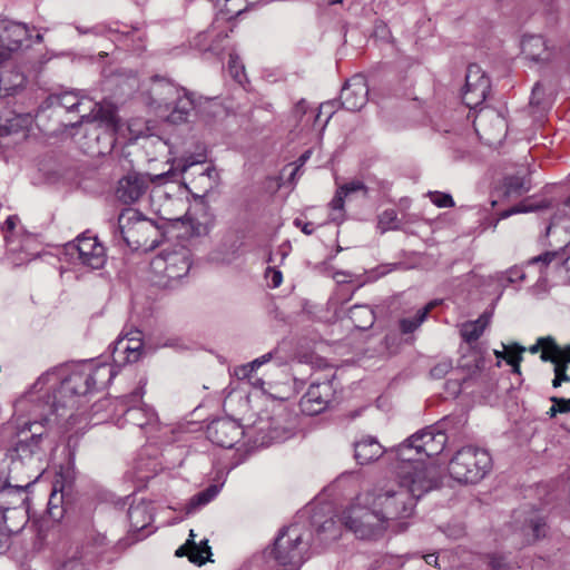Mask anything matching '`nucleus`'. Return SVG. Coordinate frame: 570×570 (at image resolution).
Here are the masks:
<instances>
[{"label":"nucleus","mask_w":570,"mask_h":570,"mask_svg":"<svg viewBox=\"0 0 570 570\" xmlns=\"http://www.w3.org/2000/svg\"><path fill=\"white\" fill-rule=\"evenodd\" d=\"M521 49L523 55L534 62H548L553 57V47H550L548 41L538 35L524 36Z\"/></svg>","instance_id":"24"},{"label":"nucleus","mask_w":570,"mask_h":570,"mask_svg":"<svg viewBox=\"0 0 570 570\" xmlns=\"http://www.w3.org/2000/svg\"><path fill=\"white\" fill-rule=\"evenodd\" d=\"M51 373L47 380L42 382L37 389L36 404H48L52 406V414L58 417H62L66 411H73L78 406L79 396L86 395L96 389L98 383L104 384L109 382L114 373L107 364H99L95 367L85 366L78 371H73L68 377L61 381L60 387L57 393L52 396L48 393H43V389L49 382H57L59 380L56 371H48L41 376Z\"/></svg>","instance_id":"3"},{"label":"nucleus","mask_w":570,"mask_h":570,"mask_svg":"<svg viewBox=\"0 0 570 570\" xmlns=\"http://www.w3.org/2000/svg\"><path fill=\"white\" fill-rule=\"evenodd\" d=\"M562 264L564 265L566 277L570 283V255L567 258L563 257Z\"/></svg>","instance_id":"64"},{"label":"nucleus","mask_w":570,"mask_h":570,"mask_svg":"<svg viewBox=\"0 0 570 570\" xmlns=\"http://www.w3.org/2000/svg\"><path fill=\"white\" fill-rule=\"evenodd\" d=\"M195 108L191 92L186 89L173 102L170 112L166 116L168 122L178 125L186 122Z\"/></svg>","instance_id":"28"},{"label":"nucleus","mask_w":570,"mask_h":570,"mask_svg":"<svg viewBox=\"0 0 570 570\" xmlns=\"http://www.w3.org/2000/svg\"><path fill=\"white\" fill-rule=\"evenodd\" d=\"M423 559L425 560V562L428 564L439 567V563H438L439 557L435 553L425 554V556H423Z\"/></svg>","instance_id":"61"},{"label":"nucleus","mask_w":570,"mask_h":570,"mask_svg":"<svg viewBox=\"0 0 570 570\" xmlns=\"http://www.w3.org/2000/svg\"><path fill=\"white\" fill-rule=\"evenodd\" d=\"M2 234L8 254L27 255L33 242L31 234L27 233L17 215L9 216L2 225Z\"/></svg>","instance_id":"15"},{"label":"nucleus","mask_w":570,"mask_h":570,"mask_svg":"<svg viewBox=\"0 0 570 570\" xmlns=\"http://www.w3.org/2000/svg\"><path fill=\"white\" fill-rule=\"evenodd\" d=\"M184 90L185 88L178 87L167 79L155 77L149 89L151 104L157 108L164 107L166 110H169L174 100L183 94Z\"/></svg>","instance_id":"22"},{"label":"nucleus","mask_w":570,"mask_h":570,"mask_svg":"<svg viewBox=\"0 0 570 570\" xmlns=\"http://www.w3.org/2000/svg\"><path fill=\"white\" fill-rule=\"evenodd\" d=\"M49 101L51 106L65 108L69 112H81V115L89 114L91 110L96 111V105L98 104L92 102L90 99L79 98L78 95L72 91L52 95L49 97Z\"/></svg>","instance_id":"26"},{"label":"nucleus","mask_w":570,"mask_h":570,"mask_svg":"<svg viewBox=\"0 0 570 570\" xmlns=\"http://www.w3.org/2000/svg\"><path fill=\"white\" fill-rule=\"evenodd\" d=\"M195 537L196 534L194 533V530H190L189 538L186 541V544L190 548L189 561L202 566L206 561H210L212 551L208 546V540H203L197 544L195 542Z\"/></svg>","instance_id":"32"},{"label":"nucleus","mask_w":570,"mask_h":570,"mask_svg":"<svg viewBox=\"0 0 570 570\" xmlns=\"http://www.w3.org/2000/svg\"><path fill=\"white\" fill-rule=\"evenodd\" d=\"M435 302H430L424 307L420 308L413 317L401 318L399 322L400 331L403 334L413 333L425 321L428 314L435 306Z\"/></svg>","instance_id":"35"},{"label":"nucleus","mask_w":570,"mask_h":570,"mask_svg":"<svg viewBox=\"0 0 570 570\" xmlns=\"http://www.w3.org/2000/svg\"><path fill=\"white\" fill-rule=\"evenodd\" d=\"M142 342L136 337H121L115 342L112 360L118 366L137 362L141 356Z\"/></svg>","instance_id":"23"},{"label":"nucleus","mask_w":570,"mask_h":570,"mask_svg":"<svg viewBox=\"0 0 570 570\" xmlns=\"http://www.w3.org/2000/svg\"><path fill=\"white\" fill-rule=\"evenodd\" d=\"M475 130L482 131L489 142L501 141L505 137L508 125L504 117L492 109H482L474 120Z\"/></svg>","instance_id":"19"},{"label":"nucleus","mask_w":570,"mask_h":570,"mask_svg":"<svg viewBox=\"0 0 570 570\" xmlns=\"http://www.w3.org/2000/svg\"><path fill=\"white\" fill-rule=\"evenodd\" d=\"M530 105L537 107L539 110H544L551 105V99L540 82H537L532 89Z\"/></svg>","instance_id":"42"},{"label":"nucleus","mask_w":570,"mask_h":570,"mask_svg":"<svg viewBox=\"0 0 570 570\" xmlns=\"http://www.w3.org/2000/svg\"><path fill=\"white\" fill-rule=\"evenodd\" d=\"M550 401L553 403V405L548 411L550 417H554L558 413L570 412V399L552 396Z\"/></svg>","instance_id":"47"},{"label":"nucleus","mask_w":570,"mask_h":570,"mask_svg":"<svg viewBox=\"0 0 570 570\" xmlns=\"http://www.w3.org/2000/svg\"><path fill=\"white\" fill-rule=\"evenodd\" d=\"M124 420L139 429H145L146 426L156 422L155 412L144 405V406H132L126 410L124 413Z\"/></svg>","instance_id":"30"},{"label":"nucleus","mask_w":570,"mask_h":570,"mask_svg":"<svg viewBox=\"0 0 570 570\" xmlns=\"http://www.w3.org/2000/svg\"><path fill=\"white\" fill-rule=\"evenodd\" d=\"M61 492L60 497H58V488H57V483L55 484L53 487V490L51 492V495H50V499H49V502H48V505H49V512L55 515L53 513V509L55 508H58V503L62 500L63 498V489L61 488L59 490Z\"/></svg>","instance_id":"55"},{"label":"nucleus","mask_w":570,"mask_h":570,"mask_svg":"<svg viewBox=\"0 0 570 570\" xmlns=\"http://www.w3.org/2000/svg\"><path fill=\"white\" fill-rule=\"evenodd\" d=\"M549 362L554 364L553 387H559L563 382H570V376L567 374L568 363H570V361H568L563 354L558 356L554 361Z\"/></svg>","instance_id":"41"},{"label":"nucleus","mask_w":570,"mask_h":570,"mask_svg":"<svg viewBox=\"0 0 570 570\" xmlns=\"http://www.w3.org/2000/svg\"><path fill=\"white\" fill-rule=\"evenodd\" d=\"M272 357H273V352H269V353H266V354L262 355L261 357L254 360L252 363L256 370L259 366H262L263 364L269 362L272 360Z\"/></svg>","instance_id":"60"},{"label":"nucleus","mask_w":570,"mask_h":570,"mask_svg":"<svg viewBox=\"0 0 570 570\" xmlns=\"http://www.w3.org/2000/svg\"><path fill=\"white\" fill-rule=\"evenodd\" d=\"M190 253L184 246L164 249L150 262L151 272L159 277L158 283L168 286L171 281L186 276L190 268Z\"/></svg>","instance_id":"11"},{"label":"nucleus","mask_w":570,"mask_h":570,"mask_svg":"<svg viewBox=\"0 0 570 570\" xmlns=\"http://www.w3.org/2000/svg\"><path fill=\"white\" fill-rule=\"evenodd\" d=\"M401 227V220L397 217V213L394 209H386L381 213L377 217V229L386 233L387 230H396Z\"/></svg>","instance_id":"39"},{"label":"nucleus","mask_w":570,"mask_h":570,"mask_svg":"<svg viewBox=\"0 0 570 570\" xmlns=\"http://www.w3.org/2000/svg\"><path fill=\"white\" fill-rule=\"evenodd\" d=\"M397 481L366 493V502L376 508L390 528L413 515L416 502L429 491L438 488V473L431 468L425 473H415L411 465H396Z\"/></svg>","instance_id":"1"},{"label":"nucleus","mask_w":570,"mask_h":570,"mask_svg":"<svg viewBox=\"0 0 570 570\" xmlns=\"http://www.w3.org/2000/svg\"><path fill=\"white\" fill-rule=\"evenodd\" d=\"M9 66H4L2 62V69L6 68V77L2 76L3 90L6 96H13L24 88L26 76L23 71H13L8 69Z\"/></svg>","instance_id":"34"},{"label":"nucleus","mask_w":570,"mask_h":570,"mask_svg":"<svg viewBox=\"0 0 570 570\" xmlns=\"http://www.w3.org/2000/svg\"><path fill=\"white\" fill-rule=\"evenodd\" d=\"M255 371V367L253 363L244 364L235 368V374L238 379L245 380V379H252L253 372Z\"/></svg>","instance_id":"54"},{"label":"nucleus","mask_w":570,"mask_h":570,"mask_svg":"<svg viewBox=\"0 0 570 570\" xmlns=\"http://www.w3.org/2000/svg\"><path fill=\"white\" fill-rule=\"evenodd\" d=\"M492 468V459L485 449L474 445L461 448L449 463L450 475L461 483H476Z\"/></svg>","instance_id":"9"},{"label":"nucleus","mask_w":570,"mask_h":570,"mask_svg":"<svg viewBox=\"0 0 570 570\" xmlns=\"http://www.w3.org/2000/svg\"><path fill=\"white\" fill-rule=\"evenodd\" d=\"M189 553H190V548L185 543L183 546H180L175 554L176 557H184V556H187L189 558Z\"/></svg>","instance_id":"62"},{"label":"nucleus","mask_w":570,"mask_h":570,"mask_svg":"<svg viewBox=\"0 0 570 570\" xmlns=\"http://www.w3.org/2000/svg\"><path fill=\"white\" fill-rule=\"evenodd\" d=\"M244 0H222L218 11L224 16V19L229 20L244 11Z\"/></svg>","instance_id":"43"},{"label":"nucleus","mask_w":570,"mask_h":570,"mask_svg":"<svg viewBox=\"0 0 570 570\" xmlns=\"http://www.w3.org/2000/svg\"><path fill=\"white\" fill-rule=\"evenodd\" d=\"M530 529L532 531V540L535 541L546 535L547 524L543 519L537 518L530 520Z\"/></svg>","instance_id":"49"},{"label":"nucleus","mask_w":570,"mask_h":570,"mask_svg":"<svg viewBox=\"0 0 570 570\" xmlns=\"http://www.w3.org/2000/svg\"><path fill=\"white\" fill-rule=\"evenodd\" d=\"M266 278L268 279L269 285L273 288H276L282 284L283 275H282L281 271H278L274 267H268L266 269Z\"/></svg>","instance_id":"53"},{"label":"nucleus","mask_w":570,"mask_h":570,"mask_svg":"<svg viewBox=\"0 0 570 570\" xmlns=\"http://www.w3.org/2000/svg\"><path fill=\"white\" fill-rule=\"evenodd\" d=\"M334 396V390L330 382L313 383L299 401L303 413L317 415L327 409Z\"/></svg>","instance_id":"16"},{"label":"nucleus","mask_w":570,"mask_h":570,"mask_svg":"<svg viewBox=\"0 0 570 570\" xmlns=\"http://www.w3.org/2000/svg\"><path fill=\"white\" fill-rule=\"evenodd\" d=\"M569 246V244H567L566 246L563 247H560L559 249L557 250H547L544 252L543 254L541 255H538L535 257H532L530 261H529V264L530 265H533V264H541L542 267H548L551 263L553 262H557V263H562L563 261V256H564V250L566 248Z\"/></svg>","instance_id":"40"},{"label":"nucleus","mask_w":570,"mask_h":570,"mask_svg":"<svg viewBox=\"0 0 570 570\" xmlns=\"http://www.w3.org/2000/svg\"><path fill=\"white\" fill-rule=\"evenodd\" d=\"M490 90V81L478 65H470L465 76V89L462 94L463 102L474 108L483 102Z\"/></svg>","instance_id":"14"},{"label":"nucleus","mask_w":570,"mask_h":570,"mask_svg":"<svg viewBox=\"0 0 570 570\" xmlns=\"http://www.w3.org/2000/svg\"><path fill=\"white\" fill-rule=\"evenodd\" d=\"M348 317L358 330H367L375 322L373 309L367 305H354L348 311Z\"/></svg>","instance_id":"33"},{"label":"nucleus","mask_w":570,"mask_h":570,"mask_svg":"<svg viewBox=\"0 0 570 570\" xmlns=\"http://www.w3.org/2000/svg\"><path fill=\"white\" fill-rule=\"evenodd\" d=\"M446 434L435 428L424 429L405 440L396 448L397 465H411L415 473H425L434 468L438 473V485L441 481L440 468L433 463H426L422 456L432 458L439 455L445 448Z\"/></svg>","instance_id":"4"},{"label":"nucleus","mask_w":570,"mask_h":570,"mask_svg":"<svg viewBox=\"0 0 570 570\" xmlns=\"http://www.w3.org/2000/svg\"><path fill=\"white\" fill-rule=\"evenodd\" d=\"M488 564L491 570H513L511 564L505 561V558L498 554L489 556Z\"/></svg>","instance_id":"50"},{"label":"nucleus","mask_w":570,"mask_h":570,"mask_svg":"<svg viewBox=\"0 0 570 570\" xmlns=\"http://www.w3.org/2000/svg\"><path fill=\"white\" fill-rule=\"evenodd\" d=\"M128 519L131 531H144L153 521V509L150 504L144 500L131 503L128 510Z\"/></svg>","instance_id":"29"},{"label":"nucleus","mask_w":570,"mask_h":570,"mask_svg":"<svg viewBox=\"0 0 570 570\" xmlns=\"http://www.w3.org/2000/svg\"><path fill=\"white\" fill-rule=\"evenodd\" d=\"M491 315L483 313L478 320L466 322L461 327V336L466 343L475 342L483 334L485 327L490 323Z\"/></svg>","instance_id":"31"},{"label":"nucleus","mask_w":570,"mask_h":570,"mask_svg":"<svg viewBox=\"0 0 570 570\" xmlns=\"http://www.w3.org/2000/svg\"><path fill=\"white\" fill-rule=\"evenodd\" d=\"M294 225L302 229L305 235H312L314 233V228L312 223H303L299 218L294 220Z\"/></svg>","instance_id":"57"},{"label":"nucleus","mask_w":570,"mask_h":570,"mask_svg":"<svg viewBox=\"0 0 570 570\" xmlns=\"http://www.w3.org/2000/svg\"><path fill=\"white\" fill-rule=\"evenodd\" d=\"M207 503H208V499L205 498V494H203V492H199L190 499L189 509H195V508L205 505Z\"/></svg>","instance_id":"56"},{"label":"nucleus","mask_w":570,"mask_h":570,"mask_svg":"<svg viewBox=\"0 0 570 570\" xmlns=\"http://www.w3.org/2000/svg\"><path fill=\"white\" fill-rule=\"evenodd\" d=\"M97 110L80 116V122H97V126L86 136L83 144L87 154L91 156H105L111 153L116 144L118 116L116 106L109 101L96 105Z\"/></svg>","instance_id":"5"},{"label":"nucleus","mask_w":570,"mask_h":570,"mask_svg":"<svg viewBox=\"0 0 570 570\" xmlns=\"http://www.w3.org/2000/svg\"><path fill=\"white\" fill-rule=\"evenodd\" d=\"M121 238L132 250L149 252L158 246L163 238L159 226L138 210L128 208L118 217Z\"/></svg>","instance_id":"6"},{"label":"nucleus","mask_w":570,"mask_h":570,"mask_svg":"<svg viewBox=\"0 0 570 570\" xmlns=\"http://www.w3.org/2000/svg\"><path fill=\"white\" fill-rule=\"evenodd\" d=\"M372 503L366 502V493L357 498V503L352 504L343 512L342 522L358 539L376 540L391 529L381 513Z\"/></svg>","instance_id":"7"},{"label":"nucleus","mask_w":570,"mask_h":570,"mask_svg":"<svg viewBox=\"0 0 570 570\" xmlns=\"http://www.w3.org/2000/svg\"><path fill=\"white\" fill-rule=\"evenodd\" d=\"M367 97L368 86L365 77L355 75L342 88L340 99L346 110L358 111L366 105Z\"/></svg>","instance_id":"17"},{"label":"nucleus","mask_w":570,"mask_h":570,"mask_svg":"<svg viewBox=\"0 0 570 570\" xmlns=\"http://www.w3.org/2000/svg\"><path fill=\"white\" fill-rule=\"evenodd\" d=\"M539 351H541L540 358L543 362L554 361L562 354L568 361H570V344L561 347L552 336L539 337L535 344L529 347V352L531 354H537Z\"/></svg>","instance_id":"27"},{"label":"nucleus","mask_w":570,"mask_h":570,"mask_svg":"<svg viewBox=\"0 0 570 570\" xmlns=\"http://www.w3.org/2000/svg\"><path fill=\"white\" fill-rule=\"evenodd\" d=\"M530 181L520 176H508L504 178V194L509 197H519L529 191Z\"/></svg>","instance_id":"37"},{"label":"nucleus","mask_w":570,"mask_h":570,"mask_svg":"<svg viewBox=\"0 0 570 570\" xmlns=\"http://www.w3.org/2000/svg\"><path fill=\"white\" fill-rule=\"evenodd\" d=\"M311 155L312 150L308 149L299 156V158L297 159V165L293 169L292 176H294L298 171V169L309 159Z\"/></svg>","instance_id":"58"},{"label":"nucleus","mask_w":570,"mask_h":570,"mask_svg":"<svg viewBox=\"0 0 570 570\" xmlns=\"http://www.w3.org/2000/svg\"><path fill=\"white\" fill-rule=\"evenodd\" d=\"M353 446L354 459L361 465L376 461L386 452L379 440L372 435L362 436L354 442Z\"/></svg>","instance_id":"25"},{"label":"nucleus","mask_w":570,"mask_h":570,"mask_svg":"<svg viewBox=\"0 0 570 570\" xmlns=\"http://www.w3.org/2000/svg\"><path fill=\"white\" fill-rule=\"evenodd\" d=\"M49 375H51V373L39 376L31 389L13 404L12 424L16 425L19 434H23L27 431L31 434L30 436L20 439L17 443L13 452L17 454L18 459H14L13 454H7V456L11 458L7 476L11 474L17 478L12 480V483H21V480L28 476H30L32 483L37 479L26 473L24 461L27 460L29 464H32L35 460H41L42 451L40 449V441L43 435L45 424L50 420L52 406L46 410L48 406L47 403L36 404V395L38 393V386L42 384Z\"/></svg>","instance_id":"2"},{"label":"nucleus","mask_w":570,"mask_h":570,"mask_svg":"<svg viewBox=\"0 0 570 570\" xmlns=\"http://www.w3.org/2000/svg\"><path fill=\"white\" fill-rule=\"evenodd\" d=\"M228 70L232 77L237 82L242 83L243 79L245 78L244 66L240 63L238 57L232 53L229 55Z\"/></svg>","instance_id":"48"},{"label":"nucleus","mask_w":570,"mask_h":570,"mask_svg":"<svg viewBox=\"0 0 570 570\" xmlns=\"http://www.w3.org/2000/svg\"><path fill=\"white\" fill-rule=\"evenodd\" d=\"M451 368L452 363L450 361H442L431 368L430 375L433 379H442L449 373Z\"/></svg>","instance_id":"51"},{"label":"nucleus","mask_w":570,"mask_h":570,"mask_svg":"<svg viewBox=\"0 0 570 570\" xmlns=\"http://www.w3.org/2000/svg\"><path fill=\"white\" fill-rule=\"evenodd\" d=\"M27 41L29 32L24 24L2 19V61L7 59V53L18 55Z\"/></svg>","instance_id":"20"},{"label":"nucleus","mask_w":570,"mask_h":570,"mask_svg":"<svg viewBox=\"0 0 570 570\" xmlns=\"http://www.w3.org/2000/svg\"><path fill=\"white\" fill-rule=\"evenodd\" d=\"M430 200L440 208H451L454 206V200L450 194L441 191H429Z\"/></svg>","instance_id":"46"},{"label":"nucleus","mask_w":570,"mask_h":570,"mask_svg":"<svg viewBox=\"0 0 570 570\" xmlns=\"http://www.w3.org/2000/svg\"><path fill=\"white\" fill-rule=\"evenodd\" d=\"M525 348L519 344H514L512 346L507 347L505 350V360L507 362L513 366V372H520V363L522 361V353Z\"/></svg>","instance_id":"45"},{"label":"nucleus","mask_w":570,"mask_h":570,"mask_svg":"<svg viewBox=\"0 0 570 570\" xmlns=\"http://www.w3.org/2000/svg\"><path fill=\"white\" fill-rule=\"evenodd\" d=\"M16 479L10 474L2 482V525L9 534L19 533L28 522L26 490L32 485L30 476L12 483Z\"/></svg>","instance_id":"8"},{"label":"nucleus","mask_w":570,"mask_h":570,"mask_svg":"<svg viewBox=\"0 0 570 570\" xmlns=\"http://www.w3.org/2000/svg\"><path fill=\"white\" fill-rule=\"evenodd\" d=\"M305 533L304 525L297 523L279 531L273 548L274 557L278 563L288 564L295 569L304 563L309 547V541L304 539Z\"/></svg>","instance_id":"10"},{"label":"nucleus","mask_w":570,"mask_h":570,"mask_svg":"<svg viewBox=\"0 0 570 570\" xmlns=\"http://www.w3.org/2000/svg\"><path fill=\"white\" fill-rule=\"evenodd\" d=\"M173 175L171 169L158 175L128 174L118 181L117 197L125 204L135 203L146 193L149 183L161 185Z\"/></svg>","instance_id":"12"},{"label":"nucleus","mask_w":570,"mask_h":570,"mask_svg":"<svg viewBox=\"0 0 570 570\" xmlns=\"http://www.w3.org/2000/svg\"><path fill=\"white\" fill-rule=\"evenodd\" d=\"M345 195L341 194V190L337 189L335 196L330 203V207L332 209V214L330 219L332 222L341 223L344 219V199Z\"/></svg>","instance_id":"44"},{"label":"nucleus","mask_w":570,"mask_h":570,"mask_svg":"<svg viewBox=\"0 0 570 570\" xmlns=\"http://www.w3.org/2000/svg\"><path fill=\"white\" fill-rule=\"evenodd\" d=\"M341 534V530L337 527L334 519H326L321 525H318L316 530V537L320 539V542H330L338 539Z\"/></svg>","instance_id":"38"},{"label":"nucleus","mask_w":570,"mask_h":570,"mask_svg":"<svg viewBox=\"0 0 570 570\" xmlns=\"http://www.w3.org/2000/svg\"><path fill=\"white\" fill-rule=\"evenodd\" d=\"M523 277H524V275L520 271H518V269H510L509 271L508 279L510 282H514L517 278L518 279H522Z\"/></svg>","instance_id":"63"},{"label":"nucleus","mask_w":570,"mask_h":570,"mask_svg":"<svg viewBox=\"0 0 570 570\" xmlns=\"http://www.w3.org/2000/svg\"><path fill=\"white\" fill-rule=\"evenodd\" d=\"M68 254L75 262L91 269L104 267L107 261L105 247L92 236L77 237L73 244L68 245Z\"/></svg>","instance_id":"13"},{"label":"nucleus","mask_w":570,"mask_h":570,"mask_svg":"<svg viewBox=\"0 0 570 570\" xmlns=\"http://www.w3.org/2000/svg\"><path fill=\"white\" fill-rule=\"evenodd\" d=\"M228 35L225 30H218L216 27H210L194 37L191 47L203 55L219 57L225 50V41Z\"/></svg>","instance_id":"21"},{"label":"nucleus","mask_w":570,"mask_h":570,"mask_svg":"<svg viewBox=\"0 0 570 570\" xmlns=\"http://www.w3.org/2000/svg\"><path fill=\"white\" fill-rule=\"evenodd\" d=\"M242 435V426L230 419H218L207 426L208 440L222 448H233Z\"/></svg>","instance_id":"18"},{"label":"nucleus","mask_w":570,"mask_h":570,"mask_svg":"<svg viewBox=\"0 0 570 570\" xmlns=\"http://www.w3.org/2000/svg\"><path fill=\"white\" fill-rule=\"evenodd\" d=\"M528 209L522 207V206H514L510 209H507L504 212H502L500 214V218L501 219H504V218H508L509 216L513 215V214H518V213H523V212H527Z\"/></svg>","instance_id":"59"},{"label":"nucleus","mask_w":570,"mask_h":570,"mask_svg":"<svg viewBox=\"0 0 570 570\" xmlns=\"http://www.w3.org/2000/svg\"><path fill=\"white\" fill-rule=\"evenodd\" d=\"M338 189L341 190V194L348 196L350 194L358 190L366 191V186L360 180H353L342 185Z\"/></svg>","instance_id":"52"},{"label":"nucleus","mask_w":570,"mask_h":570,"mask_svg":"<svg viewBox=\"0 0 570 570\" xmlns=\"http://www.w3.org/2000/svg\"><path fill=\"white\" fill-rule=\"evenodd\" d=\"M29 118L22 114L10 112L6 118V124H2V137L10 134H19L24 138L23 130L27 128Z\"/></svg>","instance_id":"36"}]
</instances>
